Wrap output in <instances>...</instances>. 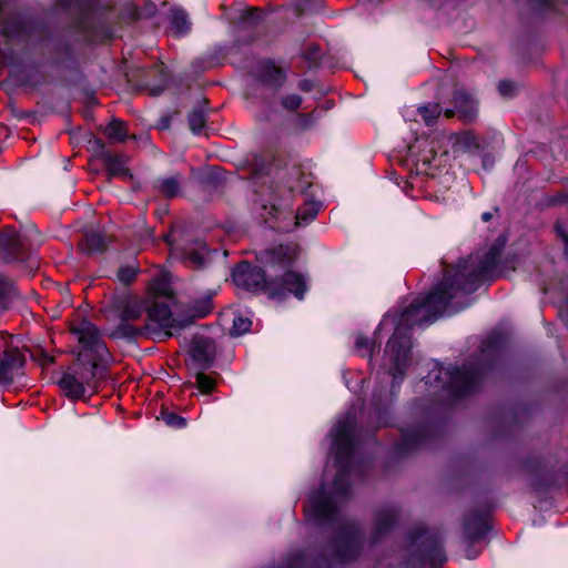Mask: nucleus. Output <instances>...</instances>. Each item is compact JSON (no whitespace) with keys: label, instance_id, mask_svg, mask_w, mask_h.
Listing matches in <instances>:
<instances>
[{"label":"nucleus","instance_id":"obj_6","mask_svg":"<svg viewBox=\"0 0 568 568\" xmlns=\"http://www.w3.org/2000/svg\"><path fill=\"white\" fill-rule=\"evenodd\" d=\"M214 358V345L210 339L199 338L193 343L190 353V365L193 369L203 371L210 367Z\"/></svg>","mask_w":568,"mask_h":568},{"label":"nucleus","instance_id":"obj_7","mask_svg":"<svg viewBox=\"0 0 568 568\" xmlns=\"http://www.w3.org/2000/svg\"><path fill=\"white\" fill-rule=\"evenodd\" d=\"M23 362V357L18 348L6 349L2 356H0V384L12 383Z\"/></svg>","mask_w":568,"mask_h":568},{"label":"nucleus","instance_id":"obj_21","mask_svg":"<svg viewBox=\"0 0 568 568\" xmlns=\"http://www.w3.org/2000/svg\"><path fill=\"white\" fill-rule=\"evenodd\" d=\"M318 213V207L315 204H307L301 209L295 215V225L301 226L307 224L315 219Z\"/></svg>","mask_w":568,"mask_h":568},{"label":"nucleus","instance_id":"obj_29","mask_svg":"<svg viewBox=\"0 0 568 568\" xmlns=\"http://www.w3.org/2000/svg\"><path fill=\"white\" fill-rule=\"evenodd\" d=\"M163 422L173 428H183L186 425V420L170 412H162L161 414Z\"/></svg>","mask_w":568,"mask_h":568},{"label":"nucleus","instance_id":"obj_20","mask_svg":"<svg viewBox=\"0 0 568 568\" xmlns=\"http://www.w3.org/2000/svg\"><path fill=\"white\" fill-rule=\"evenodd\" d=\"M14 296L16 291L12 283L0 275V310H6Z\"/></svg>","mask_w":568,"mask_h":568},{"label":"nucleus","instance_id":"obj_15","mask_svg":"<svg viewBox=\"0 0 568 568\" xmlns=\"http://www.w3.org/2000/svg\"><path fill=\"white\" fill-rule=\"evenodd\" d=\"M144 312V303L139 298H126L122 302L121 318L123 322L134 321Z\"/></svg>","mask_w":568,"mask_h":568},{"label":"nucleus","instance_id":"obj_8","mask_svg":"<svg viewBox=\"0 0 568 568\" xmlns=\"http://www.w3.org/2000/svg\"><path fill=\"white\" fill-rule=\"evenodd\" d=\"M307 516L313 517L318 523H324L333 517L335 504L332 498L324 494H317L310 497Z\"/></svg>","mask_w":568,"mask_h":568},{"label":"nucleus","instance_id":"obj_27","mask_svg":"<svg viewBox=\"0 0 568 568\" xmlns=\"http://www.w3.org/2000/svg\"><path fill=\"white\" fill-rule=\"evenodd\" d=\"M264 81L272 85H280L284 81L282 71L275 65L267 64Z\"/></svg>","mask_w":568,"mask_h":568},{"label":"nucleus","instance_id":"obj_33","mask_svg":"<svg viewBox=\"0 0 568 568\" xmlns=\"http://www.w3.org/2000/svg\"><path fill=\"white\" fill-rule=\"evenodd\" d=\"M334 491L338 496H344L347 491V486L345 481V471L341 468L338 469V474L334 480Z\"/></svg>","mask_w":568,"mask_h":568},{"label":"nucleus","instance_id":"obj_30","mask_svg":"<svg viewBox=\"0 0 568 568\" xmlns=\"http://www.w3.org/2000/svg\"><path fill=\"white\" fill-rule=\"evenodd\" d=\"M394 523V517L389 513L381 514L376 519V530L378 535L386 531Z\"/></svg>","mask_w":568,"mask_h":568},{"label":"nucleus","instance_id":"obj_25","mask_svg":"<svg viewBox=\"0 0 568 568\" xmlns=\"http://www.w3.org/2000/svg\"><path fill=\"white\" fill-rule=\"evenodd\" d=\"M139 268L132 264L121 266L118 270L116 277L122 284H130L135 278Z\"/></svg>","mask_w":568,"mask_h":568},{"label":"nucleus","instance_id":"obj_4","mask_svg":"<svg viewBox=\"0 0 568 568\" xmlns=\"http://www.w3.org/2000/svg\"><path fill=\"white\" fill-rule=\"evenodd\" d=\"M71 332L78 337L79 343L88 351L94 354L100 362H105L109 357L108 349L101 339L98 328L89 321L82 320L71 326Z\"/></svg>","mask_w":568,"mask_h":568},{"label":"nucleus","instance_id":"obj_23","mask_svg":"<svg viewBox=\"0 0 568 568\" xmlns=\"http://www.w3.org/2000/svg\"><path fill=\"white\" fill-rule=\"evenodd\" d=\"M106 168H108L109 173L113 176H123L128 172L125 162L116 156L108 158Z\"/></svg>","mask_w":568,"mask_h":568},{"label":"nucleus","instance_id":"obj_37","mask_svg":"<svg viewBox=\"0 0 568 568\" xmlns=\"http://www.w3.org/2000/svg\"><path fill=\"white\" fill-rule=\"evenodd\" d=\"M479 551L475 549L473 546L468 545L465 548L464 557L467 559H475L478 556Z\"/></svg>","mask_w":568,"mask_h":568},{"label":"nucleus","instance_id":"obj_12","mask_svg":"<svg viewBox=\"0 0 568 568\" xmlns=\"http://www.w3.org/2000/svg\"><path fill=\"white\" fill-rule=\"evenodd\" d=\"M456 112L466 122L473 121L477 115L476 100L464 91H457L454 95Z\"/></svg>","mask_w":568,"mask_h":568},{"label":"nucleus","instance_id":"obj_1","mask_svg":"<svg viewBox=\"0 0 568 568\" xmlns=\"http://www.w3.org/2000/svg\"><path fill=\"white\" fill-rule=\"evenodd\" d=\"M483 272L484 268H480L478 272L470 271L466 262H464L458 266L452 278L443 281L426 297L417 300L402 313L399 325L389 338L385 349L386 357L392 364L394 381L402 376L409 352V338L402 326L423 325L435 321L446 312L448 301L455 296L453 293L455 285L458 290H466V283L463 280L469 277V282H473L481 276Z\"/></svg>","mask_w":568,"mask_h":568},{"label":"nucleus","instance_id":"obj_9","mask_svg":"<svg viewBox=\"0 0 568 568\" xmlns=\"http://www.w3.org/2000/svg\"><path fill=\"white\" fill-rule=\"evenodd\" d=\"M351 429L352 425L349 423L337 424L333 429V442L336 449V458L338 464H342L351 455Z\"/></svg>","mask_w":568,"mask_h":568},{"label":"nucleus","instance_id":"obj_35","mask_svg":"<svg viewBox=\"0 0 568 568\" xmlns=\"http://www.w3.org/2000/svg\"><path fill=\"white\" fill-rule=\"evenodd\" d=\"M516 90L517 84L511 81H500L498 84V91L505 98L511 97L516 92Z\"/></svg>","mask_w":568,"mask_h":568},{"label":"nucleus","instance_id":"obj_14","mask_svg":"<svg viewBox=\"0 0 568 568\" xmlns=\"http://www.w3.org/2000/svg\"><path fill=\"white\" fill-rule=\"evenodd\" d=\"M91 361L92 363L90 366H81L77 369L80 374V379L85 392L88 389L93 390L97 387L98 377L102 372V366L100 365L101 362L97 359V357H93Z\"/></svg>","mask_w":568,"mask_h":568},{"label":"nucleus","instance_id":"obj_19","mask_svg":"<svg viewBox=\"0 0 568 568\" xmlns=\"http://www.w3.org/2000/svg\"><path fill=\"white\" fill-rule=\"evenodd\" d=\"M105 134L112 142H122L126 136V130L123 122L113 120L105 128Z\"/></svg>","mask_w":568,"mask_h":568},{"label":"nucleus","instance_id":"obj_40","mask_svg":"<svg viewBox=\"0 0 568 568\" xmlns=\"http://www.w3.org/2000/svg\"><path fill=\"white\" fill-rule=\"evenodd\" d=\"M481 217L484 221H489L491 219V213L486 212L481 215Z\"/></svg>","mask_w":568,"mask_h":568},{"label":"nucleus","instance_id":"obj_38","mask_svg":"<svg viewBox=\"0 0 568 568\" xmlns=\"http://www.w3.org/2000/svg\"><path fill=\"white\" fill-rule=\"evenodd\" d=\"M355 344H356L357 348L368 347V339L366 337L359 335L356 337Z\"/></svg>","mask_w":568,"mask_h":568},{"label":"nucleus","instance_id":"obj_18","mask_svg":"<svg viewBox=\"0 0 568 568\" xmlns=\"http://www.w3.org/2000/svg\"><path fill=\"white\" fill-rule=\"evenodd\" d=\"M108 244L106 237L99 232L87 234L84 247L89 253H99L105 250Z\"/></svg>","mask_w":568,"mask_h":568},{"label":"nucleus","instance_id":"obj_32","mask_svg":"<svg viewBox=\"0 0 568 568\" xmlns=\"http://www.w3.org/2000/svg\"><path fill=\"white\" fill-rule=\"evenodd\" d=\"M196 385L203 393H209L214 387V382L201 371L196 373Z\"/></svg>","mask_w":568,"mask_h":568},{"label":"nucleus","instance_id":"obj_13","mask_svg":"<svg viewBox=\"0 0 568 568\" xmlns=\"http://www.w3.org/2000/svg\"><path fill=\"white\" fill-rule=\"evenodd\" d=\"M61 390L65 396L78 399L84 396L85 389L80 379V374L77 372H67L58 382Z\"/></svg>","mask_w":568,"mask_h":568},{"label":"nucleus","instance_id":"obj_41","mask_svg":"<svg viewBox=\"0 0 568 568\" xmlns=\"http://www.w3.org/2000/svg\"><path fill=\"white\" fill-rule=\"evenodd\" d=\"M481 536L480 535H471L470 532L468 534V538L470 540H476V539H479Z\"/></svg>","mask_w":568,"mask_h":568},{"label":"nucleus","instance_id":"obj_42","mask_svg":"<svg viewBox=\"0 0 568 568\" xmlns=\"http://www.w3.org/2000/svg\"><path fill=\"white\" fill-rule=\"evenodd\" d=\"M454 114H455V111H454V110H446V111H445V115H446L447 118H450V116H453Z\"/></svg>","mask_w":568,"mask_h":568},{"label":"nucleus","instance_id":"obj_16","mask_svg":"<svg viewBox=\"0 0 568 568\" xmlns=\"http://www.w3.org/2000/svg\"><path fill=\"white\" fill-rule=\"evenodd\" d=\"M190 29L191 22L187 14L181 9L173 10L171 14V31L175 36H182L189 32Z\"/></svg>","mask_w":568,"mask_h":568},{"label":"nucleus","instance_id":"obj_31","mask_svg":"<svg viewBox=\"0 0 568 568\" xmlns=\"http://www.w3.org/2000/svg\"><path fill=\"white\" fill-rule=\"evenodd\" d=\"M285 256H286L285 250L283 247H280L276 251L267 252L266 253V261L270 264H273L276 261H281L282 265L285 267L287 265L288 260H290V258H285ZM271 267H273V265H271Z\"/></svg>","mask_w":568,"mask_h":568},{"label":"nucleus","instance_id":"obj_10","mask_svg":"<svg viewBox=\"0 0 568 568\" xmlns=\"http://www.w3.org/2000/svg\"><path fill=\"white\" fill-rule=\"evenodd\" d=\"M23 246V239L12 229L0 232V254L6 260L16 258Z\"/></svg>","mask_w":568,"mask_h":568},{"label":"nucleus","instance_id":"obj_39","mask_svg":"<svg viewBox=\"0 0 568 568\" xmlns=\"http://www.w3.org/2000/svg\"><path fill=\"white\" fill-rule=\"evenodd\" d=\"M446 561V557L445 555L443 554L442 550L437 551L436 554V568H439L440 566L444 565V562Z\"/></svg>","mask_w":568,"mask_h":568},{"label":"nucleus","instance_id":"obj_11","mask_svg":"<svg viewBox=\"0 0 568 568\" xmlns=\"http://www.w3.org/2000/svg\"><path fill=\"white\" fill-rule=\"evenodd\" d=\"M183 260L193 267H202L211 260V253L202 242L187 244L182 251Z\"/></svg>","mask_w":568,"mask_h":568},{"label":"nucleus","instance_id":"obj_34","mask_svg":"<svg viewBox=\"0 0 568 568\" xmlns=\"http://www.w3.org/2000/svg\"><path fill=\"white\" fill-rule=\"evenodd\" d=\"M150 290L155 295L166 296L170 294V287L164 280H154L150 286Z\"/></svg>","mask_w":568,"mask_h":568},{"label":"nucleus","instance_id":"obj_26","mask_svg":"<svg viewBox=\"0 0 568 568\" xmlns=\"http://www.w3.org/2000/svg\"><path fill=\"white\" fill-rule=\"evenodd\" d=\"M140 334H142V329L136 328L130 324L122 323L114 329V332L112 333V336L116 337V338H122V337L132 338Z\"/></svg>","mask_w":568,"mask_h":568},{"label":"nucleus","instance_id":"obj_24","mask_svg":"<svg viewBox=\"0 0 568 568\" xmlns=\"http://www.w3.org/2000/svg\"><path fill=\"white\" fill-rule=\"evenodd\" d=\"M425 123L430 125L442 113V109L438 104L423 105L418 109Z\"/></svg>","mask_w":568,"mask_h":568},{"label":"nucleus","instance_id":"obj_28","mask_svg":"<svg viewBox=\"0 0 568 568\" xmlns=\"http://www.w3.org/2000/svg\"><path fill=\"white\" fill-rule=\"evenodd\" d=\"M205 115L201 111H193L189 115V124L194 133L200 132L205 125Z\"/></svg>","mask_w":568,"mask_h":568},{"label":"nucleus","instance_id":"obj_17","mask_svg":"<svg viewBox=\"0 0 568 568\" xmlns=\"http://www.w3.org/2000/svg\"><path fill=\"white\" fill-rule=\"evenodd\" d=\"M155 187L158 189L159 192H161L168 197L175 196L181 187V176L174 175L159 179L156 181Z\"/></svg>","mask_w":568,"mask_h":568},{"label":"nucleus","instance_id":"obj_2","mask_svg":"<svg viewBox=\"0 0 568 568\" xmlns=\"http://www.w3.org/2000/svg\"><path fill=\"white\" fill-rule=\"evenodd\" d=\"M232 278L236 286L245 290H258L266 287L272 296L290 292L297 298H303L305 292V282L301 275L294 272H286L281 283L275 280L266 281L265 272L247 262L239 264L233 270Z\"/></svg>","mask_w":568,"mask_h":568},{"label":"nucleus","instance_id":"obj_5","mask_svg":"<svg viewBox=\"0 0 568 568\" xmlns=\"http://www.w3.org/2000/svg\"><path fill=\"white\" fill-rule=\"evenodd\" d=\"M447 378V384L457 396H464L473 389L477 383V376L474 372L466 368H445L439 372Z\"/></svg>","mask_w":568,"mask_h":568},{"label":"nucleus","instance_id":"obj_43","mask_svg":"<svg viewBox=\"0 0 568 568\" xmlns=\"http://www.w3.org/2000/svg\"><path fill=\"white\" fill-rule=\"evenodd\" d=\"M566 251L568 252V241L566 242Z\"/></svg>","mask_w":568,"mask_h":568},{"label":"nucleus","instance_id":"obj_36","mask_svg":"<svg viewBox=\"0 0 568 568\" xmlns=\"http://www.w3.org/2000/svg\"><path fill=\"white\" fill-rule=\"evenodd\" d=\"M302 103V99L297 94H288L283 99V105L287 110H296Z\"/></svg>","mask_w":568,"mask_h":568},{"label":"nucleus","instance_id":"obj_22","mask_svg":"<svg viewBox=\"0 0 568 568\" xmlns=\"http://www.w3.org/2000/svg\"><path fill=\"white\" fill-rule=\"evenodd\" d=\"M252 321L243 315H236L233 318V326L231 328L232 336H241L251 329Z\"/></svg>","mask_w":568,"mask_h":568},{"label":"nucleus","instance_id":"obj_3","mask_svg":"<svg viewBox=\"0 0 568 568\" xmlns=\"http://www.w3.org/2000/svg\"><path fill=\"white\" fill-rule=\"evenodd\" d=\"M211 311L210 301L203 302L200 308L193 311L192 317L185 320H176L172 317V313L168 304L155 302L148 311V318L155 324L166 336H172L174 331L182 329L192 324V318L204 317Z\"/></svg>","mask_w":568,"mask_h":568}]
</instances>
